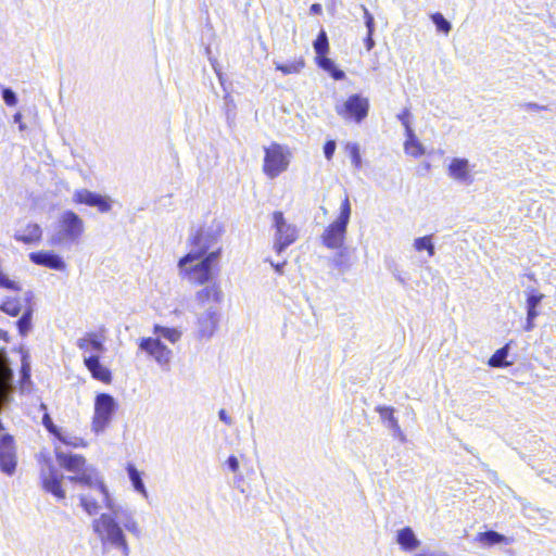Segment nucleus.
<instances>
[{
    "instance_id": "52",
    "label": "nucleus",
    "mask_w": 556,
    "mask_h": 556,
    "mask_svg": "<svg viewBox=\"0 0 556 556\" xmlns=\"http://www.w3.org/2000/svg\"><path fill=\"white\" fill-rule=\"evenodd\" d=\"M286 264H287L286 261H283L281 263H277V264H275L274 262H270V265L274 267L275 271L279 275L283 274V268H285Z\"/></svg>"
},
{
    "instance_id": "6",
    "label": "nucleus",
    "mask_w": 556,
    "mask_h": 556,
    "mask_svg": "<svg viewBox=\"0 0 556 556\" xmlns=\"http://www.w3.org/2000/svg\"><path fill=\"white\" fill-rule=\"evenodd\" d=\"M117 410L116 400L109 393H99L94 399V412L91 429L94 433H102L111 424Z\"/></svg>"
},
{
    "instance_id": "1",
    "label": "nucleus",
    "mask_w": 556,
    "mask_h": 556,
    "mask_svg": "<svg viewBox=\"0 0 556 556\" xmlns=\"http://www.w3.org/2000/svg\"><path fill=\"white\" fill-rule=\"evenodd\" d=\"M67 479L89 488L97 497L89 493L79 495L83 509L89 515H97L104 506L109 511L102 513L92 521V530L97 534L104 551L113 549L121 556H129L130 547L125 532L140 538L142 530L135 513L116 504L97 470H84Z\"/></svg>"
},
{
    "instance_id": "25",
    "label": "nucleus",
    "mask_w": 556,
    "mask_h": 556,
    "mask_svg": "<svg viewBox=\"0 0 556 556\" xmlns=\"http://www.w3.org/2000/svg\"><path fill=\"white\" fill-rule=\"evenodd\" d=\"M317 64L319 67H321L324 71L328 72L333 79L341 80L345 77V74L343 71L339 70L334 62L327 58L326 55H321L320 58H316Z\"/></svg>"
},
{
    "instance_id": "13",
    "label": "nucleus",
    "mask_w": 556,
    "mask_h": 556,
    "mask_svg": "<svg viewBox=\"0 0 556 556\" xmlns=\"http://www.w3.org/2000/svg\"><path fill=\"white\" fill-rule=\"evenodd\" d=\"M63 475H60L58 470L49 466L47 469H42L40 472V480L42 489L51 493L58 500H64L66 494L62 488Z\"/></svg>"
},
{
    "instance_id": "40",
    "label": "nucleus",
    "mask_w": 556,
    "mask_h": 556,
    "mask_svg": "<svg viewBox=\"0 0 556 556\" xmlns=\"http://www.w3.org/2000/svg\"><path fill=\"white\" fill-rule=\"evenodd\" d=\"M42 424L46 427V429L52 433L55 438L59 435L61 429H59L52 421L49 414H45L42 417Z\"/></svg>"
},
{
    "instance_id": "18",
    "label": "nucleus",
    "mask_w": 556,
    "mask_h": 556,
    "mask_svg": "<svg viewBox=\"0 0 556 556\" xmlns=\"http://www.w3.org/2000/svg\"><path fill=\"white\" fill-rule=\"evenodd\" d=\"M29 258L36 265L45 266L55 270H63L66 267L63 258L51 251L33 252L29 254Z\"/></svg>"
},
{
    "instance_id": "26",
    "label": "nucleus",
    "mask_w": 556,
    "mask_h": 556,
    "mask_svg": "<svg viewBox=\"0 0 556 556\" xmlns=\"http://www.w3.org/2000/svg\"><path fill=\"white\" fill-rule=\"evenodd\" d=\"M127 472H128V477H129V480L131 481L134 489L147 498L148 492H147V489L144 486V483L141 479V475L138 471V469L134 465L129 464L127 466Z\"/></svg>"
},
{
    "instance_id": "38",
    "label": "nucleus",
    "mask_w": 556,
    "mask_h": 556,
    "mask_svg": "<svg viewBox=\"0 0 556 556\" xmlns=\"http://www.w3.org/2000/svg\"><path fill=\"white\" fill-rule=\"evenodd\" d=\"M361 8L364 12V20H365V25H366L367 31L374 33L375 31V18L372 16V14L367 10V8L364 4H362Z\"/></svg>"
},
{
    "instance_id": "20",
    "label": "nucleus",
    "mask_w": 556,
    "mask_h": 556,
    "mask_svg": "<svg viewBox=\"0 0 556 556\" xmlns=\"http://www.w3.org/2000/svg\"><path fill=\"white\" fill-rule=\"evenodd\" d=\"M33 296V293L30 291H27L25 293V301L27 302V305L25 306V309L23 311L22 316L20 317V319L16 321V326H17V329H18V332L22 337H25L28 334V332L31 330V327H33V314H34V308L33 306L29 304V301Z\"/></svg>"
},
{
    "instance_id": "9",
    "label": "nucleus",
    "mask_w": 556,
    "mask_h": 556,
    "mask_svg": "<svg viewBox=\"0 0 556 556\" xmlns=\"http://www.w3.org/2000/svg\"><path fill=\"white\" fill-rule=\"evenodd\" d=\"M273 226L276 230L274 235V250L280 254L285 249L295 242L298 239V228L288 223L283 213L280 211L273 213Z\"/></svg>"
},
{
    "instance_id": "41",
    "label": "nucleus",
    "mask_w": 556,
    "mask_h": 556,
    "mask_svg": "<svg viewBox=\"0 0 556 556\" xmlns=\"http://www.w3.org/2000/svg\"><path fill=\"white\" fill-rule=\"evenodd\" d=\"M413 556H450L446 552L440 549L421 548Z\"/></svg>"
},
{
    "instance_id": "7",
    "label": "nucleus",
    "mask_w": 556,
    "mask_h": 556,
    "mask_svg": "<svg viewBox=\"0 0 556 556\" xmlns=\"http://www.w3.org/2000/svg\"><path fill=\"white\" fill-rule=\"evenodd\" d=\"M194 315V336L198 340L208 341L218 329L220 321V311L218 306H208L207 308L193 309Z\"/></svg>"
},
{
    "instance_id": "58",
    "label": "nucleus",
    "mask_w": 556,
    "mask_h": 556,
    "mask_svg": "<svg viewBox=\"0 0 556 556\" xmlns=\"http://www.w3.org/2000/svg\"><path fill=\"white\" fill-rule=\"evenodd\" d=\"M533 320H534V319H528V318H527V324H526V326H525V330H526V331H530V330H532V329H533V327H534Z\"/></svg>"
},
{
    "instance_id": "39",
    "label": "nucleus",
    "mask_w": 556,
    "mask_h": 556,
    "mask_svg": "<svg viewBox=\"0 0 556 556\" xmlns=\"http://www.w3.org/2000/svg\"><path fill=\"white\" fill-rule=\"evenodd\" d=\"M345 254H346V250L343 249V250H340L337 253V255L333 257V263H334L336 267H338L340 270H345L350 267V264H346L344 262Z\"/></svg>"
},
{
    "instance_id": "2",
    "label": "nucleus",
    "mask_w": 556,
    "mask_h": 556,
    "mask_svg": "<svg viewBox=\"0 0 556 556\" xmlns=\"http://www.w3.org/2000/svg\"><path fill=\"white\" fill-rule=\"evenodd\" d=\"M222 248L213 250L207 255L189 252L178 261V275L190 283L204 286L213 279V269L217 265Z\"/></svg>"
},
{
    "instance_id": "8",
    "label": "nucleus",
    "mask_w": 556,
    "mask_h": 556,
    "mask_svg": "<svg viewBox=\"0 0 556 556\" xmlns=\"http://www.w3.org/2000/svg\"><path fill=\"white\" fill-rule=\"evenodd\" d=\"M223 233V226L219 222H212L208 226L201 228L191 239L192 249L190 252L207 255L216 250L217 243Z\"/></svg>"
},
{
    "instance_id": "12",
    "label": "nucleus",
    "mask_w": 556,
    "mask_h": 556,
    "mask_svg": "<svg viewBox=\"0 0 556 556\" xmlns=\"http://www.w3.org/2000/svg\"><path fill=\"white\" fill-rule=\"evenodd\" d=\"M473 167L475 165H471L465 157H453L447 164L446 173L457 184L469 186L475 180Z\"/></svg>"
},
{
    "instance_id": "29",
    "label": "nucleus",
    "mask_w": 556,
    "mask_h": 556,
    "mask_svg": "<svg viewBox=\"0 0 556 556\" xmlns=\"http://www.w3.org/2000/svg\"><path fill=\"white\" fill-rule=\"evenodd\" d=\"M404 151L413 157H419L426 152L422 143L417 138L414 140H405Z\"/></svg>"
},
{
    "instance_id": "61",
    "label": "nucleus",
    "mask_w": 556,
    "mask_h": 556,
    "mask_svg": "<svg viewBox=\"0 0 556 556\" xmlns=\"http://www.w3.org/2000/svg\"><path fill=\"white\" fill-rule=\"evenodd\" d=\"M400 282L404 283V280L402 278H397Z\"/></svg>"
},
{
    "instance_id": "45",
    "label": "nucleus",
    "mask_w": 556,
    "mask_h": 556,
    "mask_svg": "<svg viewBox=\"0 0 556 556\" xmlns=\"http://www.w3.org/2000/svg\"><path fill=\"white\" fill-rule=\"evenodd\" d=\"M390 429L393 431L394 437L399 438L400 441L404 442L406 440L397 420H392V426Z\"/></svg>"
},
{
    "instance_id": "43",
    "label": "nucleus",
    "mask_w": 556,
    "mask_h": 556,
    "mask_svg": "<svg viewBox=\"0 0 556 556\" xmlns=\"http://www.w3.org/2000/svg\"><path fill=\"white\" fill-rule=\"evenodd\" d=\"M336 141L328 140L324 146V154L327 160H331L336 151Z\"/></svg>"
},
{
    "instance_id": "44",
    "label": "nucleus",
    "mask_w": 556,
    "mask_h": 556,
    "mask_svg": "<svg viewBox=\"0 0 556 556\" xmlns=\"http://www.w3.org/2000/svg\"><path fill=\"white\" fill-rule=\"evenodd\" d=\"M543 299L541 293H531L527 299V307H536Z\"/></svg>"
},
{
    "instance_id": "56",
    "label": "nucleus",
    "mask_w": 556,
    "mask_h": 556,
    "mask_svg": "<svg viewBox=\"0 0 556 556\" xmlns=\"http://www.w3.org/2000/svg\"><path fill=\"white\" fill-rule=\"evenodd\" d=\"M29 366L28 364H25L23 363V366H22V376H23V379H28L29 378Z\"/></svg>"
},
{
    "instance_id": "47",
    "label": "nucleus",
    "mask_w": 556,
    "mask_h": 556,
    "mask_svg": "<svg viewBox=\"0 0 556 556\" xmlns=\"http://www.w3.org/2000/svg\"><path fill=\"white\" fill-rule=\"evenodd\" d=\"M226 465L231 472L237 473L239 471V460L236 456H229L226 460Z\"/></svg>"
},
{
    "instance_id": "46",
    "label": "nucleus",
    "mask_w": 556,
    "mask_h": 556,
    "mask_svg": "<svg viewBox=\"0 0 556 556\" xmlns=\"http://www.w3.org/2000/svg\"><path fill=\"white\" fill-rule=\"evenodd\" d=\"M390 429L393 431L394 437L399 438L400 441L404 442L406 440L397 420H392V426Z\"/></svg>"
},
{
    "instance_id": "34",
    "label": "nucleus",
    "mask_w": 556,
    "mask_h": 556,
    "mask_svg": "<svg viewBox=\"0 0 556 556\" xmlns=\"http://www.w3.org/2000/svg\"><path fill=\"white\" fill-rule=\"evenodd\" d=\"M56 439L60 442H62L63 444L68 445V446H73V447L86 446V443L81 438L70 434V433H64L62 430L60 431Z\"/></svg>"
},
{
    "instance_id": "59",
    "label": "nucleus",
    "mask_w": 556,
    "mask_h": 556,
    "mask_svg": "<svg viewBox=\"0 0 556 556\" xmlns=\"http://www.w3.org/2000/svg\"><path fill=\"white\" fill-rule=\"evenodd\" d=\"M0 339L8 341V333L0 329Z\"/></svg>"
},
{
    "instance_id": "14",
    "label": "nucleus",
    "mask_w": 556,
    "mask_h": 556,
    "mask_svg": "<svg viewBox=\"0 0 556 556\" xmlns=\"http://www.w3.org/2000/svg\"><path fill=\"white\" fill-rule=\"evenodd\" d=\"M16 468V455L13 437L3 434L0 437V469L12 475Z\"/></svg>"
},
{
    "instance_id": "30",
    "label": "nucleus",
    "mask_w": 556,
    "mask_h": 556,
    "mask_svg": "<svg viewBox=\"0 0 556 556\" xmlns=\"http://www.w3.org/2000/svg\"><path fill=\"white\" fill-rule=\"evenodd\" d=\"M508 355V346H503L498 349L489 359V365L491 367H504L508 365L506 362V357Z\"/></svg>"
},
{
    "instance_id": "36",
    "label": "nucleus",
    "mask_w": 556,
    "mask_h": 556,
    "mask_svg": "<svg viewBox=\"0 0 556 556\" xmlns=\"http://www.w3.org/2000/svg\"><path fill=\"white\" fill-rule=\"evenodd\" d=\"M376 410L379 413L380 418L388 424V428L392 426V420H397L394 417V409L390 406H378Z\"/></svg>"
},
{
    "instance_id": "51",
    "label": "nucleus",
    "mask_w": 556,
    "mask_h": 556,
    "mask_svg": "<svg viewBox=\"0 0 556 556\" xmlns=\"http://www.w3.org/2000/svg\"><path fill=\"white\" fill-rule=\"evenodd\" d=\"M527 111H540L546 110V106L540 105L538 103L529 102L525 104Z\"/></svg>"
},
{
    "instance_id": "27",
    "label": "nucleus",
    "mask_w": 556,
    "mask_h": 556,
    "mask_svg": "<svg viewBox=\"0 0 556 556\" xmlns=\"http://www.w3.org/2000/svg\"><path fill=\"white\" fill-rule=\"evenodd\" d=\"M153 333L166 339L167 341H169L173 344L178 342L181 338V332L178 329L163 327L161 325L154 326Z\"/></svg>"
},
{
    "instance_id": "24",
    "label": "nucleus",
    "mask_w": 556,
    "mask_h": 556,
    "mask_svg": "<svg viewBox=\"0 0 556 556\" xmlns=\"http://www.w3.org/2000/svg\"><path fill=\"white\" fill-rule=\"evenodd\" d=\"M24 309L22 299L18 296H7L0 304V311L13 317L18 316Z\"/></svg>"
},
{
    "instance_id": "23",
    "label": "nucleus",
    "mask_w": 556,
    "mask_h": 556,
    "mask_svg": "<svg viewBox=\"0 0 556 556\" xmlns=\"http://www.w3.org/2000/svg\"><path fill=\"white\" fill-rule=\"evenodd\" d=\"M475 540L484 546L511 544L514 542L513 538L505 536L493 530L478 533Z\"/></svg>"
},
{
    "instance_id": "49",
    "label": "nucleus",
    "mask_w": 556,
    "mask_h": 556,
    "mask_svg": "<svg viewBox=\"0 0 556 556\" xmlns=\"http://www.w3.org/2000/svg\"><path fill=\"white\" fill-rule=\"evenodd\" d=\"M372 36H374V33H368L367 31V36H366V38L364 40V43H365V47H366L367 51H370L375 47V40H374Z\"/></svg>"
},
{
    "instance_id": "19",
    "label": "nucleus",
    "mask_w": 556,
    "mask_h": 556,
    "mask_svg": "<svg viewBox=\"0 0 556 556\" xmlns=\"http://www.w3.org/2000/svg\"><path fill=\"white\" fill-rule=\"evenodd\" d=\"M86 367L91 372V376L102 382H111V371L100 363L98 355H90L84 359Z\"/></svg>"
},
{
    "instance_id": "57",
    "label": "nucleus",
    "mask_w": 556,
    "mask_h": 556,
    "mask_svg": "<svg viewBox=\"0 0 556 556\" xmlns=\"http://www.w3.org/2000/svg\"><path fill=\"white\" fill-rule=\"evenodd\" d=\"M311 12L313 14H320L321 13V5L319 3H314L311 5Z\"/></svg>"
},
{
    "instance_id": "5",
    "label": "nucleus",
    "mask_w": 556,
    "mask_h": 556,
    "mask_svg": "<svg viewBox=\"0 0 556 556\" xmlns=\"http://www.w3.org/2000/svg\"><path fill=\"white\" fill-rule=\"evenodd\" d=\"M264 153L263 172L268 178L274 179L288 169L292 155L288 147L274 142L264 148Z\"/></svg>"
},
{
    "instance_id": "42",
    "label": "nucleus",
    "mask_w": 556,
    "mask_h": 556,
    "mask_svg": "<svg viewBox=\"0 0 556 556\" xmlns=\"http://www.w3.org/2000/svg\"><path fill=\"white\" fill-rule=\"evenodd\" d=\"M89 348L96 352H103V343L97 338L96 334H89Z\"/></svg>"
},
{
    "instance_id": "35",
    "label": "nucleus",
    "mask_w": 556,
    "mask_h": 556,
    "mask_svg": "<svg viewBox=\"0 0 556 556\" xmlns=\"http://www.w3.org/2000/svg\"><path fill=\"white\" fill-rule=\"evenodd\" d=\"M346 149L349 150L352 164L355 168H361L362 157L359 147L357 143H348Z\"/></svg>"
},
{
    "instance_id": "48",
    "label": "nucleus",
    "mask_w": 556,
    "mask_h": 556,
    "mask_svg": "<svg viewBox=\"0 0 556 556\" xmlns=\"http://www.w3.org/2000/svg\"><path fill=\"white\" fill-rule=\"evenodd\" d=\"M409 116L410 112L408 109H404L402 113L397 115V119L401 122V124L405 127L406 125H409Z\"/></svg>"
},
{
    "instance_id": "54",
    "label": "nucleus",
    "mask_w": 556,
    "mask_h": 556,
    "mask_svg": "<svg viewBox=\"0 0 556 556\" xmlns=\"http://www.w3.org/2000/svg\"><path fill=\"white\" fill-rule=\"evenodd\" d=\"M404 128H405L406 140H414L417 138L413 128L410 127V124L406 125Z\"/></svg>"
},
{
    "instance_id": "22",
    "label": "nucleus",
    "mask_w": 556,
    "mask_h": 556,
    "mask_svg": "<svg viewBox=\"0 0 556 556\" xmlns=\"http://www.w3.org/2000/svg\"><path fill=\"white\" fill-rule=\"evenodd\" d=\"M42 230L38 224H28L24 229L15 232L14 238L17 241L30 244L40 240Z\"/></svg>"
},
{
    "instance_id": "60",
    "label": "nucleus",
    "mask_w": 556,
    "mask_h": 556,
    "mask_svg": "<svg viewBox=\"0 0 556 556\" xmlns=\"http://www.w3.org/2000/svg\"><path fill=\"white\" fill-rule=\"evenodd\" d=\"M13 118H14V122H15V123H21L22 114H21V113H16V114L13 116Z\"/></svg>"
},
{
    "instance_id": "32",
    "label": "nucleus",
    "mask_w": 556,
    "mask_h": 556,
    "mask_svg": "<svg viewBox=\"0 0 556 556\" xmlns=\"http://www.w3.org/2000/svg\"><path fill=\"white\" fill-rule=\"evenodd\" d=\"M304 65V60L300 59L288 64H276V70L282 72L285 75L298 74L302 71Z\"/></svg>"
},
{
    "instance_id": "21",
    "label": "nucleus",
    "mask_w": 556,
    "mask_h": 556,
    "mask_svg": "<svg viewBox=\"0 0 556 556\" xmlns=\"http://www.w3.org/2000/svg\"><path fill=\"white\" fill-rule=\"evenodd\" d=\"M396 542L400 544L402 549L406 552L416 549L420 544V541L409 527H405L397 531Z\"/></svg>"
},
{
    "instance_id": "53",
    "label": "nucleus",
    "mask_w": 556,
    "mask_h": 556,
    "mask_svg": "<svg viewBox=\"0 0 556 556\" xmlns=\"http://www.w3.org/2000/svg\"><path fill=\"white\" fill-rule=\"evenodd\" d=\"M77 346L80 349V350H88L89 349V336L86 337V338H80L78 341H77Z\"/></svg>"
},
{
    "instance_id": "55",
    "label": "nucleus",
    "mask_w": 556,
    "mask_h": 556,
    "mask_svg": "<svg viewBox=\"0 0 556 556\" xmlns=\"http://www.w3.org/2000/svg\"><path fill=\"white\" fill-rule=\"evenodd\" d=\"M538 316L536 307H527V318L535 319Z\"/></svg>"
},
{
    "instance_id": "37",
    "label": "nucleus",
    "mask_w": 556,
    "mask_h": 556,
    "mask_svg": "<svg viewBox=\"0 0 556 556\" xmlns=\"http://www.w3.org/2000/svg\"><path fill=\"white\" fill-rule=\"evenodd\" d=\"M2 99L9 106H14L17 103V96L11 88L2 89Z\"/></svg>"
},
{
    "instance_id": "3",
    "label": "nucleus",
    "mask_w": 556,
    "mask_h": 556,
    "mask_svg": "<svg viewBox=\"0 0 556 556\" xmlns=\"http://www.w3.org/2000/svg\"><path fill=\"white\" fill-rule=\"evenodd\" d=\"M84 230V220L75 212L64 211L58 219L49 243L54 247L68 248L79 241Z\"/></svg>"
},
{
    "instance_id": "10",
    "label": "nucleus",
    "mask_w": 556,
    "mask_h": 556,
    "mask_svg": "<svg viewBox=\"0 0 556 556\" xmlns=\"http://www.w3.org/2000/svg\"><path fill=\"white\" fill-rule=\"evenodd\" d=\"M138 350L154 359L162 368L168 367L173 357L172 350L167 348L160 338H140L138 341Z\"/></svg>"
},
{
    "instance_id": "11",
    "label": "nucleus",
    "mask_w": 556,
    "mask_h": 556,
    "mask_svg": "<svg viewBox=\"0 0 556 556\" xmlns=\"http://www.w3.org/2000/svg\"><path fill=\"white\" fill-rule=\"evenodd\" d=\"M336 112L344 119H353L355 123H361L368 115L369 100L361 94H352L342 105L336 106Z\"/></svg>"
},
{
    "instance_id": "50",
    "label": "nucleus",
    "mask_w": 556,
    "mask_h": 556,
    "mask_svg": "<svg viewBox=\"0 0 556 556\" xmlns=\"http://www.w3.org/2000/svg\"><path fill=\"white\" fill-rule=\"evenodd\" d=\"M219 419L225 422L228 426L232 425V419L228 416L227 412L225 409H220L218 412Z\"/></svg>"
},
{
    "instance_id": "15",
    "label": "nucleus",
    "mask_w": 556,
    "mask_h": 556,
    "mask_svg": "<svg viewBox=\"0 0 556 556\" xmlns=\"http://www.w3.org/2000/svg\"><path fill=\"white\" fill-rule=\"evenodd\" d=\"M223 301V291L217 283L206 285L194 294V308L217 306Z\"/></svg>"
},
{
    "instance_id": "31",
    "label": "nucleus",
    "mask_w": 556,
    "mask_h": 556,
    "mask_svg": "<svg viewBox=\"0 0 556 556\" xmlns=\"http://www.w3.org/2000/svg\"><path fill=\"white\" fill-rule=\"evenodd\" d=\"M314 50L317 54L316 58L326 55L329 49L328 38L325 30H321L314 41Z\"/></svg>"
},
{
    "instance_id": "33",
    "label": "nucleus",
    "mask_w": 556,
    "mask_h": 556,
    "mask_svg": "<svg viewBox=\"0 0 556 556\" xmlns=\"http://www.w3.org/2000/svg\"><path fill=\"white\" fill-rule=\"evenodd\" d=\"M431 20L439 33L447 35L451 31L452 24L441 13H433Z\"/></svg>"
},
{
    "instance_id": "17",
    "label": "nucleus",
    "mask_w": 556,
    "mask_h": 556,
    "mask_svg": "<svg viewBox=\"0 0 556 556\" xmlns=\"http://www.w3.org/2000/svg\"><path fill=\"white\" fill-rule=\"evenodd\" d=\"M55 457L61 467L73 473H78L84 470H96L92 467L86 466L84 456L65 453L58 446L55 447Z\"/></svg>"
},
{
    "instance_id": "4",
    "label": "nucleus",
    "mask_w": 556,
    "mask_h": 556,
    "mask_svg": "<svg viewBox=\"0 0 556 556\" xmlns=\"http://www.w3.org/2000/svg\"><path fill=\"white\" fill-rule=\"evenodd\" d=\"M351 217V203L346 195L340 205L338 218L325 228L320 236L323 244L330 250H340L345 240L346 229Z\"/></svg>"
},
{
    "instance_id": "16",
    "label": "nucleus",
    "mask_w": 556,
    "mask_h": 556,
    "mask_svg": "<svg viewBox=\"0 0 556 556\" xmlns=\"http://www.w3.org/2000/svg\"><path fill=\"white\" fill-rule=\"evenodd\" d=\"M73 200L76 203L97 207L101 213H106L112 208V200L106 195L92 192L87 189L76 190Z\"/></svg>"
},
{
    "instance_id": "28",
    "label": "nucleus",
    "mask_w": 556,
    "mask_h": 556,
    "mask_svg": "<svg viewBox=\"0 0 556 556\" xmlns=\"http://www.w3.org/2000/svg\"><path fill=\"white\" fill-rule=\"evenodd\" d=\"M413 247L416 251H427L428 255L432 257L435 253V248L432 242V236H424L414 240Z\"/></svg>"
}]
</instances>
